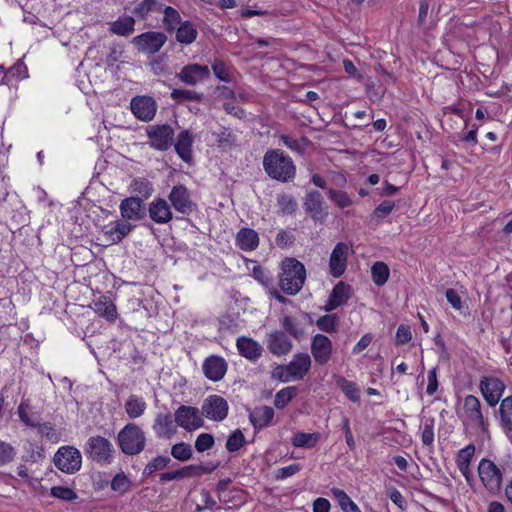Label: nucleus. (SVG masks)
Here are the masks:
<instances>
[{
  "label": "nucleus",
  "instance_id": "f8f14e48",
  "mask_svg": "<svg viewBox=\"0 0 512 512\" xmlns=\"http://www.w3.org/2000/svg\"><path fill=\"white\" fill-rule=\"evenodd\" d=\"M157 103L150 97L138 95L132 98L130 108L134 116L141 121H151L157 112Z\"/></svg>",
  "mask_w": 512,
  "mask_h": 512
},
{
  "label": "nucleus",
  "instance_id": "a878e982",
  "mask_svg": "<svg viewBox=\"0 0 512 512\" xmlns=\"http://www.w3.org/2000/svg\"><path fill=\"white\" fill-rule=\"evenodd\" d=\"M94 312L108 322L113 323L118 317L117 309L110 297L102 295L92 302Z\"/></svg>",
  "mask_w": 512,
  "mask_h": 512
},
{
  "label": "nucleus",
  "instance_id": "4468645a",
  "mask_svg": "<svg viewBox=\"0 0 512 512\" xmlns=\"http://www.w3.org/2000/svg\"><path fill=\"white\" fill-rule=\"evenodd\" d=\"M174 130L168 124L155 125L148 131L151 146L160 151L168 150L173 142Z\"/></svg>",
  "mask_w": 512,
  "mask_h": 512
},
{
  "label": "nucleus",
  "instance_id": "09e8293b",
  "mask_svg": "<svg viewBox=\"0 0 512 512\" xmlns=\"http://www.w3.org/2000/svg\"><path fill=\"white\" fill-rule=\"evenodd\" d=\"M160 7L161 4L157 0H142L134 7L133 14L141 19H145L150 12L156 11Z\"/></svg>",
  "mask_w": 512,
  "mask_h": 512
},
{
  "label": "nucleus",
  "instance_id": "5701e85b",
  "mask_svg": "<svg viewBox=\"0 0 512 512\" xmlns=\"http://www.w3.org/2000/svg\"><path fill=\"white\" fill-rule=\"evenodd\" d=\"M351 297V287L350 285L340 281L338 282L332 292L329 295V298L324 306V310L330 312L348 302Z\"/></svg>",
  "mask_w": 512,
  "mask_h": 512
},
{
  "label": "nucleus",
  "instance_id": "c9c22d12",
  "mask_svg": "<svg viewBox=\"0 0 512 512\" xmlns=\"http://www.w3.org/2000/svg\"><path fill=\"white\" fill-rule=\"evenodd\" d=\"M198 35V31L193 23L185 21L180 23L176 30V40L181 44L193 43Z\"/></svg>",
  "mask_w": 512,
  "mask_h": 512
},
{
  "label": "nucleus",
  "instance_id": "864d4df0",
  "mask_svg": "<svg viewBox=\"0 0 512 512\" xmlns=\"http://www.w3.org/2000/svg\"><path fill=\"white\" fill-rule=\"evenodd\" d=\"M282 326L291 336L296 339H301L304 335V330L298 321L291 317L285 316L282 320Z\"/></svg>",
  "mask_w": 512,
  "mask_h": 512
},
{
  "label": "nucleus",
  "instance_id": "052dcab7",
  "mask_svg": "<svg viewBox=\"0 0 512 512\" xmlns=\"http://www.w3.org/2000/svg\"><path fill=\"white\" fill-rule=\"evenodd\" d=\"M15 456V448L11 444L0 440V466L12 462Z\"/></svg>",
  "mask_w": 512,
  "mask_h": 512
},
{
  "label": "nucleus",
  "instance_id": "69168bd1",
  "mask_svg": "<svg viewBox=\"0 0 512 512\" xmlns=\"http://www.w3.org/2000/svg\"><path fill=\"white\" fill-rule=\"evenodd\" d=\"M301 470L300 464L293 463L288 466L281 467L277 470L276 479L284 480L298 473Z\"/></svg>",
  "mask_w": 512,
  "mask_h": 512
},
{
  "label": "nucleus",
  "instance_id": "6ab92c4d",
  "mask_svg": "<svg viewBox=\"0 0 512 512\" xmlns=\"http://www.w3.org/2000/svg\"><path fill=\"white\" fill-rule=\"evenodd\" d=\"M226 360L217 355L207 357L202 365L204 375L213 382L222 380L227 372Z\"/></svg>",
  "mask_w": 512,
  "mask_h": 512
},
{
  "label": "nucleus",
  "instance_id": "e2e57ef3",
  "mask_svg": "<svg viewBox=\"0 0 512 512\" xmlns=\"http://www.w3.org/2000/svg\"><path fill=\"white\" fill-rule=\"evenodd\" d=\"M214 437L209 433H201L195 441V449L198 452H205L211 449L214 445Z\"/></svg>",
  "mask_w": 512,
  "mask_h": 512
},
{
  "label": "nucleus",
  "instance_id": "3c124183",
  "mask_svg": "<svg viewBox=\"0 0 512 512\" xmlns=\"http://www.w3.org/2000/svg\"><path fill=\"white\" fill-rule=\"evenodd\" d=\"M171 455L179 461H188L193 455L191 446L185 442H179L172 446Z\"/></svg>",
  "mask_w": 512,
  "mask_h": 512
},
{
  "label": "nucleus",
  "instance_id": "4d7b16f0",
  "mask_svg": "<svg viewBox=\"0 0 512 512\" xmlns=\"http://www.w3.org/2000/svg\"><path fill=\"white\" fill-rule=\"evenodd\" d=\"M132 191L144 198H148L153 192L152 184L144 178L134 179L131 183Z\"/></svg>",
  "mask_w": 512,
  "mask_h": 512
},
{
  "label": "nucleus",
  "instance_id": "2eb2a0df",
  "mask_svg": "<svg viewBox=\"0 0 512 512\" xmlns=\"http://www.w3.org/2000/svg\"><path fill=\"white\" fill-rule=\"evenodd\" d=\"M479 387L490 406H495L499 402L505 390V385L500 379L488 376L482 377Z\"/></svg>",
  "mask_w": 512,
  "mask_h": 512
},
{
  "label": "nucleus",
  "instance_id": "680f3d73",
  "mask_svg": "<svg viewBox=\"0 0 512 512\" xmlns=\"http://www.w3.org/2000/svg\"><path fill=\"white\" fill-rule=\"evenodd\" d=\"M330 493L337 500L342 512L346 510L352 503H354L349 495L342 489L333 487L331 488Z\"/></svg>",
  "mask_w": 512,
  "mask_h": 512
},
{
  "label": "nucleus",
  "instance_id": "dca6fc26",
  "mask_svg": "<svg viewBox=\"0 0 512 512\" xmlns=\"http://www.w3.org/2000/svg\"><path fill=\"white\" fill-rule=\"evenodd\" d=\"M349 246L344 242H338L332 250L329 260L330 274L334 278L342 276L347 268Z\"/></svg>",
  "mask_w": 512,
  "mask_h": 512
},
{
  "label": "nucleus",
  "instance_id": "de8ad7c7",
  "mask_svg": "<svg viewBox=\"0 0 512 512\" xmlns=\"http://www.w3.org/2000/svg\"><path fill=\"white\" fill-rule=\"evenodd\" d=\"M20 420L27 426L37 427L39 425V418L31 411L27 403L21 402L17 409Z\"/></svg>",
  "mask_w": 512,
  "mask_h": 512
},
{
  "label": "nucleus",
  "instance_id": "412c9836",
  "mask_svg": "<svg viewBox=\"0 0 512 512\" xmlns=\"http://www.w3.org/2000/svg\"><path fill=\"white\" fill-rule=\"evenodd\" d=\"M171 414L158 413L154 419L152 429L159 439L169 440L177 432V424H174Z\"/></svg>",
  "mask_w": 512,
  "mask_h": 512
},
{
  "label": "nucleus",
  "instance_id": "c03bdc74",
  "mask_svg": "<svg viewBox=\"0 0 512 512\" xmlns=\"http://www.w3.org/2000/svg\"><path fill=\"white\" fill-rule=\"evenodd\" d=\"M297 388L288 386L279 390L274 398V405L277 409L285 408L288 403L296 396Z\"/></svg>",
  "mask_w": 512,
  "mask_h": 512
},
{
  "label": "nucleus",
  "instance_id": "ea45409f",
  "mask_svg": "<svg viewBox=\"0 0 512 512\" xmlns=\"http://www.w3.org/2000/svg\"><path fill=\"white\" fill-rule=\"evenodd\" d=\"M277 206L279 208L278 213L281 215H294L298 203L296 199L291 195L287 193H281L277 195Z\"/></svg>",
  "mask_w": 512,
  "mask_h": 512
},
{
  "label": "nucleus",
  "instance_id": "f704fd0d",
  "mask_svg": "<svg viewBox=\"0 0 512 512\" xmlns=\"http://www.w3.org/2000/svg\"><path fill=\"white\" fill-rule=\"evenodd\" d=\"M321 439V434L318 432L305 433L297 432L291 439L294 447L311 449L314 448Z\"/></svg>",
  "mask_w": 512,
  "mask_h": 512
},
{
  "label": "nucleus",
  "instance_id": "79ce46f5",
  "mask_svg": "<svg viewBox=\"0 0 512 512\" xmlns=\"http://www.w3.org/2000/svg\"><path fill=\"white\" fill-rule=\"evenodd\" d=\"M371 276L375 285L383 286L389 279L390 269L386 263L377 261L371 267Z\"/></svg>",
  "mask_w": 512,
  "mask_h": 512
},
{
  "label": "nucleus",
  "instance_id": "7c9ffc66",
  "mask_svg": "<svg viewBox=\"0 0 512 512\" xmlns=\"http://www.w3.org/2000/svg\"><path fill=\"white\" fill-rule=\"evenodd\" d=\"M104 229L107 239L117 243L132 230V225L126 220H117L106 225Z\"/></svg>",
  "mask_w": 512,
  "mask_h": 512
},
{
  "label": "nucleus",
  "instance_id": "b1692460",
  "mask_svg": "<svg viewBox=\"0 0 512 512\" xmlns=\"http://www.w3.org/2000/svg\"><path fill=\"white\" fill-rule=\"evenodd\" d=\"M475 451V445L468 444L464 448L460 449L456 455V465L468 484H470L471 480L473 479V473L470 468V464L474 457Z\"/></svg>",
  "mask_w": 512,
  "mask_h": 512
},
{
  "label": "nucleus",
  "instance_id": "a211bd4d",
  "mask_svg": "<svg viewBox=\"0 0 512 512\" xmlns=\"http://www.w3.org/2000/svg\"><path fill=\"white\" fill-rule=\"evenodd\" d=\"M324 205V198L320 192H307L304 200V208L315 222H323L327 216Z\"/></svg>",
  "mask_w": 512,
  "mask_h": 512
},
{
  "label": "nucleus",
  "instance_id": "7ed1b4c3",
  "mask_svg": "<svg viewBox=\"0 0 512 512\" xmlns=\"http://www.w3.org/2000/svg\"><path fill=\"white\" fill-rule=\"evenodd\" d=\"M117 442L120 450L124 454L132 456L144 450L146 437L145 433L138 425L128 423L118 432Z\"/></svg>",
  "mask_w": 512,
  "mask_h": 512
},
{
  "label": "nucleus",
  "instance_id": "0e129e2a",
  "mask_svg": "<svg viewBox=\"0 0 512 512\" xmlns=\"http://www.w3.org/2000/svg\"><path fill=\"white\" fill-rule=\"evenodd\" d=\"M214 75L223 82H231V75L226 64L221 60H215L212 64Z\"/></svg>",
  "mask_w": 512,
  "mask_h": 512
},
{
  "label": "nucleus",
  "instance_id": "37998d69",
  "mask_svg": "<svg viewBox=\"0 0 512 512\" xmlns=\"http://www.w3.org/2000/svg\"><path fill=\"white\" fill-rule=\"evenodd\" d=\"M163 14V25L166 31H175L177 25H180L181 23V16L179 12L171 6H167L164 8Z\"/></svg>",
  "mask_w": 512,
  "mask_h": 512
},
{
  "label": "nucleus",
  "instance_id": "5fc2aeb1",
  "mask_svg": "<svg viewBox=\"0 0 512 512\" xmlns=\"http://www.w3.org/2000/svg\"><path fill=\"white\" fill-rule=\"evenodd\" d=\"M214 134L217 145L221 148H230L235 144V135L229 128L220 127L219 131Z\"/></svg>",
  "mask_w": 512,
  "mask_h": 512
},
{
  "label": "nucleus",
  "instance_id": "f03ea898",
  "mask_svg": "<svg viewBox=\"0 0 512 512\" xmlns=\"http://www.w3.org/2000/svg\"><path fill=\"white\" fill-rule=\"evenodd\" d=\"M311 366L312 360L308 353H296L287 365L274 368L272 376L283 383L299 381L309 373Z\"/></svg>",
  "mask_w": 512,
  "mask_h": 512
},
{
  "label": "nucleus",
  "instance_id": "e433bc0d",
  "mask_svg": "<svg viewBox=\"0 0 512 512\" xmlns=\"http://www.w3.org/2000/svg\"><path fill=\"white\" fill-rule=\"evenodd\" d=\"M135 20L131 16H123L110 23V31L119 36H129L134 31Z\"/></svg>",
  "mask_w": 512,
  "mask_h": 512
},
{
  "label": "nucleus",
  "instance_id": "9d476101",
  "mask_svg": "<svg viewBox=\"0 0 512 512\" xmlns=\"http://www.w3.org/2000/svg\"><path fill=\"white\" fill-rule=\"evenodd\" d=\"M167 36L163 32L148 31L133 38L132 43L139 51L155 54L164 46Z\"/></svg>",
  "mask_w": 512,
  "mask_h": 512
},
{
  "label": "nucleus",
  "instance_id": "c756f323",
  "mask_svg": "<svg viewBox=\"0 0 512 512\" xmlns=\"http://www.w3.org/2000/svg\"><path fill=\"white\" fill-rule=\"evenodd\" d=\"M274 418V410L269 406H260L255 408L249 414V420L253 427L261 430L269 426Z\"/></svg>",
  "mask_w": 512,
  "mask_h": 512
},
{
  "label": "nucleus",
  "instance_id": "603ef678",
  "mask_svg": "<svg viewBox=\"0 0 512 512\" xmlns=\"http://www.w3.org/2000/svg\"><path fill=\"white\" fill-rule=\"evenodd\" d=\"M328 197L335 205L341 209L349 207L353 204L351 197L342 190L329 189Z\"/></svg>",
  "mask_w": 512,
  "mask_h": 512
},
{
  "label": "nucleus",
  "instance_id": "6e6552de",
  "mask_svg": "<svg viewBox=\"0 0 512 512\" xmlns=\"http://www.w3.org/2000/svg\"><path fill=\"white\" fill-rule=\"evenodd\" d=\"M174 420L177 426L188 432H193L204 425L199 409L188 405H181L176 409Z\"/></svg>",
  "mask_w": 512,
  "mask_h": 512
},
{
  "label": "nucleus",
  "instance_id": "473e14b6",
  "mask_svg": "<svg viewBox=\"0 0 512 512\" xmlns=\"http://www.w3.org/2000/svg\"><path fill=\"white\" fill-rule=\"evenodd\" d=\"M236 244L244 251L255 250L259 244L257 232L250 228H242L236 235Z\"/></svg>",
  "mask_w": 512,
  "mask_h": 512
},
{
  "label": "nucleus",
  "instance_id": "f3484780",
  "mask_svg": "<svg viewBox=\"0 0 512 512\" xmlns=\"http://www.w3.org/2000/svg\"><path fill=\"white\" fill-rule=\"evenodd\" d=\"M176 77L186 85L194 86L210 77V70L206 65L188 64L184 66Z\"/></svg>",
  "mask_w": 512,
  "mask_h": 512
},
{
  "label": "nucleus",
  "instance_id": "bb28decb",
  "mask_svg": "<svg viewBox=\"0 0 512 512\" xmlns=\"http://www.w3.org/2000/svg\"><path fill=\"white\" fill-rule=\"evenodd\" d=\"M267 345L270 352L277 356L285 355L292 349V342L281 331H276L269 334Z\"/></svg>",
  "mask_w": 512,
  "mask_h": 512
},
{
  "label": "nucleus",
  "instance_id": "2f4dec72",
  "mask_svg": "<svg viewBox=\"0 0 512 512\" xmlns=\"http://www.w3.org/2000/svg\"><path fill=\"white\" fill-rule=\"evenodd\" d=\"M120 210L123 218L139 220L142 217V200L138 197L127 198L122 201Z\"/></svg>",
  "mask_w": 512,
  "mask_h": 512
},
{
  "label": "nucleus",
  "instance_id": "c85d7f7f",
  "mask_svg": "<svg viewBox=\"0 0 512 512\" xmlns=\"http://www.w3.org/2000/svg\"><path fill=\"white\" fill-rule=\"evenodd\" d=\"M236 346L239 354L249 360H256L261 356L262 346L250 337H239Z\"/></svg>",
  "mask_w": 512,
  "mask_h": 512
},
{
  "label": "nucleus",
  "instance_id": "f257e3e1",
  "mask_svg": "<svg viewBox=\"0 0 512 512\" xmlns=\"http://www.w3.org/2000/svg\"><path fill=\"white\" fill-rule=\"evenodd\" d=\"M306 279L304 265L295 258H285L281 263L279 286L288 295H296L303 287Z\"/></svg>",
  "mask_w": 512,
  "mask_h": 512
},
{
  "label": "nucleus",
  "instance_id": "39448f33",
  "mask_svg": "<svg viewBox=\"0 0 512 512\" xmlns=\"http://www.w3.org/2000/svg\"><path fill=\"white\" fill-rule=\"evenodd\" d=\"M459 417L464 426L472 430H484L485 420L481 410V403L474 395H467L463 400V406Z\"/></svg>",
  "mask_w": 512,
  "mask_h": 512
},
{
  "label": "nucleus",
  "instance_id": "4c0bfd02",
  "mask_svg": "<svg viewBox=\"0 0 512 512\" xmlns=\"http://www.w3.org/2000/svg\"><path fill=\"white\" fill-rule=\"evenodd\" d=\"M336 384L350 401L354 403L360 401V389L355 382L349 381L343 376H338Z\"/></svg>",
  "mask_w": 512,
  "mask_h": 512
},
{
  "label": "nucleus",
  "instance_id": "6e6d98bb",
  "mask_svg": "<svg viewBox=\"0 0 512 512\" xmlns=\"http://www.w3.org/2000/svg\"><path fill=\"white\" fill-rule=\"evenodd\" d=\"M50 494L57 499L68 502L74 501L78 498L77 493L72 488L64 486H53L50 489Z\"/></svg>",
  "mask_w": 512,
  "mask_h": 512
},
{
  "label": "nucleus",
  "instance_id": "20e7f679",
  "mask_svg": "<svg viewBox=\"0 0 512 512\" xmlns=\"http://www.w3.org/2000/svg\"><path fill=\"white\" fill-rule=\"evenodd\" d=\"M86 456L100 465L112 463L115 453L113 444L103 436L88 438L84 446Z\"/></svg>",
  "mask_w": 512,
  "mask_h": 512
},
{
  "label": "nucleus",
  "instance_id": "13d9d810",
  "mask_svg": "<svg viewBox=\"0 0 512 512\" xmlns=\"http://www.w3.org/2000/svg\"><path fill=\"white\" fill-rule=\"evenodd\" d=\"M245 444V436L241 432V430L236 429L232 432L227 441H226V449L229 452H236L241 449V447Z\"/></svg>",
  "mask_w": 512,
  "mask_h": 512
},
{
  "label": "nucleus",
  "instance_id": "a18cd8bd",
  "mask_svg": "<svg viewBox=\"0 0 512 512\" xmlns=\"http://www.w3.org/2000/svg\"><path fill=\"white\" fill-rule=\"evenodd\" d=\"M316 325L325 333H334L339 326V318L336 314H326L317 319Z\"/></svg>",
  "mask_w": 512,
  "mask_h": 512
},
{
  "label": "nucleus",
  "instance_id": "1a4fd4ad",
  "mask_svg": "<svg viewBox=\"0 0 512 512\" xmlns=\"http://www.w3.org/2000/svg\"><path fill=\"white\" fill-rule=\"evenodd\" d=\"M310 350L315 363L320 366L326 365L334 353L332 341L322 333H317L312 337Z\"/></svg>",
  "mask_w": 512,
  "mask_h": 512
},
{
  "label": "nucleus",
  "instance_id": "cd10ccee",
  "mask_svg": "<svg viewBox=\"0 0 512 512\" xmlns=\"http://www.w3.org/2000/svg\"><path fill=\"white\" fill-rule=\"evenodd\" d=\"M194 138L190 130H182L178 133L174 147L181 160H191Z\"/></svg>",
  "mask_w": 512,
  "mask_h": 512
},
{
  "label": "nucleus",
  "instance_id": "338daca9",
  "mask_svg": "<svg viewBox=\"0 0 512 512\" xmlns=\"http://www.w3.org/2000/svg\"><path fill=\"white\" fill-rule=\"evenodd\" d=\"M389 499L401 510L407 509V501L405 500L402 493L396 488H390L387 491Z\"/></svg>",
  "mask_w": 512,
  "mask_h": 512
},
{
  "label": "nucleus",
  "instance_id": "ddd939ff",
  "mask_svg": "<svg viewBox=\"0 0 512 512\" xmlns=\"http://www.w3.org/2000/svg\"><path fill=\"white\" fill-rule=\"evenodd\" d=\"M168 199L173 208L181 214H190L194 210L195 204L189 190L184 185H175L171 189Z\"/></svg>",
  "mask_w": 512,
  "mask_h": 512
},
{
  "label": "nucleus",
  "instance_id": "49530a36",
  "mask_svg": "<svg viewBox=\"0 0 512 512\" xmlns=\"http://www.w3.org/2000/svg\"><path fill=\"white\" fill-rule=\"evenodd\" d=\"M171 98L177 103H183L185 101H197L200 102L203 99V94L198 93L194 90L188 89H174L171 92Z\"/></svg>",
  "mask_w": 512,
  "mask_h": 512
},
{
  "label": "nucleus",
  "instance_id": "58836bf2",
  "mask_svg": "<svg viewBox=\"0 0 512 512\" xmlns=\"http://www.w3.org/2000/svg\"><path fill=\"white\" fill-rule=\"evenodd\" d=\"M133 487V482L129 476L124 472H119L114 475L110 482V488L118 495L128 493Z\"/></svg>",
  "mask_w": 512,
  "mask_h": 512
},
{
  "label": "nucleus",
  "instance_id": "423d86ee",
  "mask_svg": "<svg viewBox=\"0 0 512 512\" xmlns=\"http://www.w3.org/2000/svg\"><path fill=\"white\" fill-rule=\"evenodd\" d=\"M54 464L66 474H74L81 469L82 455L74 446H62L54 455Z\"/></svg>",
  "mask_w": 512,
  "mask_h": 512
},
{
  "label": "nucleus",
  "instance_id": "72a5a7b5",
  "mask_svg": "<svg viewBox=\"0 0 512 512\" xmlns=\"http://www.w3.org/2000/svg\"><path fill=\"white\" fill-rule=\"evenodd\" d=\"M147 409V403L142 396L132 394L124 403V410L130 419L141 417Z\"/></svg>",
  "mask_w": 512,
  "mask_h": 512
},
{
  "label": "nucleus",
  "instance_id": "a19ab883",
  "mask_svg": "<svg viewBox=\"0 0 512 512\" xmlns=\"http://www.w3.org/2000/svg\"><path fill=\"white\" fill-rule=\"evenodd\" d=\"M500 421L506 432H512V396L502 400L499 408Z\"/></svg>",
  "mask_w": 512,
  "mask_h": 512
},
{
  "label": "nucleus",
  "instance_id": "4be33fe9",
  "mask_svg": "<svg viewBox=\"0 0 512 512\" xmlns=\"http://www.w3.org/2000/svg\"><path fill=\"white\" fill-rule=\"evenodd\" d=\"M214 467L207 468L203 465H189L182 467L178 470L168 471L160 474L161 482H168L173 480H180L189 477L200 476L202 474L210 473Z\"/></svg>",
  "mask_w": 512,
  "mask_h": 512
},
{
  "label": "nucleus",
  "instance_id": "393cba45",
  "mask_svg": "<svg viewBox=\"0 0 512 512\" xmlns=\"http://www.w3.org/2000/svg\"><path fill=\"white\" fill-rule=\"evenodd\" d=\"M148 211L150 218L155 223L165 224L172 219L171 208L167 201L163 198L154 199L150 203Z\"/></svg>",
  "mask_w": 512,
  "mask_h": 512
},
{
  "label": "nucleus",
  "instance_id": "774afa93",
  "mask_svg": "<svg viewBox=\"0 0 512 512\" xmlns=\"http://www.w3.org/2000/svg\"><path fill=\"white\" fill-rule=\"evenodd\" d=\"M396 343L398 345H403L408 343L412 339V334L410 327L407 325H400L396 332Z\"/></svg>",
  "mask_w": 512,
  "mask_h": 512
},
{
  "label": "nucleus",
  "instance_id": "8fccbe9b",
  "mask_svg": "<svg viewBox=\"0 0 512 512\" xmlns=\"http://www.w3.org/2000/svg\"><path fill=\"white\" fill-rule=\"evenodd\" d=\"M434 426L433 418H425L421 424V440L423 445L432 446L434 443Z\"/></svg>",
  "mask_w": 512,
  "mask_h": 512
},
{
  "label": "nucleus",
  "instance_id": "9b49d317",
  "mask_svg": "<svg viewBox=\"0 0 512 512\" xmlns=\"http://www.w3.org/2000/svg\"><path fill=\"white\" fill-rule=\"evenodd\" d=\"M227 401L219 395L208 396L202 404V414L209 420L223 421L228 415Z\"/></svg>",
  "mask_w": 512,
  "mask_h": 512
},
{
  "label": "nucleus",
  "instance_id": "0eeeda50",
  "mask_svg": "<svg viewBox=\"0 0 512 512\" xmlns=\"http://www.w3.org/2000/svg\"><path fill=\"white\" fill-rule=\"evenodd\" d=\"M478 474L483 486L490 493H497L502 485V471L490 459L482 458L478 464Z\"/></svg>",
  "mask_w": 512,
  "mask_h": 512
},
{
  "label": "nucleus",
  "instance_id": "bf43d9fd",
  "mask_svg": "<svg viewBox=\"0 0 512 512\" xmlns=\"http://www.w3.org/2000/svg\"><path fill=\"white\" fill-rule=\"evenodd\" d=\"M170 463V458L167 456H156L153 458L144 469V473L150 475L158 470H161L168 466Z\"/></svg>",
  "mask_w": 512,
  "mask_h": 512
},
{
  "label": "nucleus",
  "instance_id": "aec40b11",
  "mask_svg": "<svg viewBox=\"0 0 512 512\" xmlns=\"http://www.w3.org/2000/svg\"><path fill=\"white\" fill-rule=\"evenodd\" d=\"M266 173L273 179L287 182L295 176L293 162H263Z\"/></svg>",
  "mask_w": 512,
  "mask_h": 512
}]
</instances>
